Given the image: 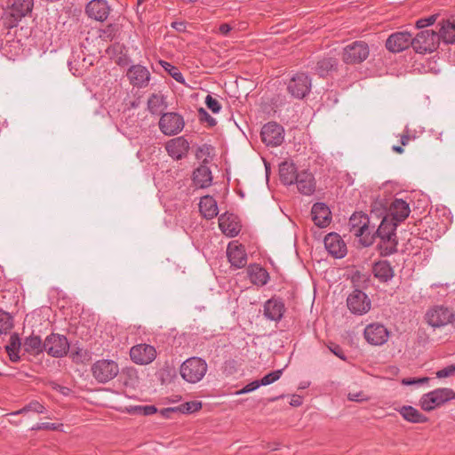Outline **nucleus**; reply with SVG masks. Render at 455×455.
I'll return each instance as SVG.
<instances>
[{
  "instance_id": "1",
  "label": "nucleus",
  "mask_w": 455,
  "mask_h": 455,
  "mask_svg": "<svg viewBox=\"0 0 455 455\" xmlns=\"http://www.w3.org/2000/svg\"><path fill=\"white\" fill-rule=\"evenodd\" d=\"M349 230L353 232L363 247L372 245V236L370 235L371 229L377 227L375 222H371V217L363 212H355L348 221Z\"/></svg>"
},
{
  "instance_id": "2",
  "label": "nucleus",
  "mask_w": 455,
  "mask_h": 455,
  "mask_svg": "<svg viewBox=\"0 0 455 455\" xmlns=\"http://www.w3.org/2000/svg\"><path fill=\"white\" fill-rule=\"evenodd\" d=\"M33 7L34 0H13L3 12L1 17L3 26L7 29L16 28L22 18L32 12Z\"/></svg>"
},
{
  "instance_id": "3",
  "label": "nucleus",
  "mask_w": 455,
  "mask_h": 455,
  "mask_svg": "<svg viewBox=\"0 0 455 455\" xmlns=\"http://www.w3.org/2000/svg\"><path fill=\"white\" fill-rule=\"evenodd\" d=\"M455 399V391L448 387H439L424 394L420 400V408L425 411H431L446 403Z\"/></svg>"
},
{
  "instance_id": "4",
  "label": "nucleus",
  "mask_w": 455,
  "mask_h": 455,
  "mask_svg": "<svg viewBox=\"0 0 455 455\" xmlns=\"http://www.w3.org/2000/svg\"><path fill=\"white\" fill-rule=\"evenodd\" d=\"M207 369V363L204 359L194 356L181 363L180 372L184 380L194 384L204 377Z\"/></svg>"
},
{
  "instance_id": "5",
  "label": "nucleus",
  "mask_w": 455,
  "mask_h": 455,
  "mask_svg": "<svg viewBox=\"0 0 455 455\" xmlns=\"http://www.w3.org/2000/svg\"><path fill=\"white\" fill-rule=\"evenodd\" d=\"M413 50L419 54L432 53L440 45L438 34L433 29L421 30L413 37Z\"/></svg>"
},
{
  "instance_id": "6",
  "label": "nucleus",
  "mask_w": 455,
  "mask_h": 455,
  "mask_svg": "<svg viewBox=\"0 0 455 455\" xmlns=\"http://www.w3.org/2000/svg\"><path fill=\"white\" fill-rule=\"evenodd\" d=\"M91 371L99 383L105 384L117 376L119 367L114 360L100 359L92 365Z\"/></svg>"
},
{
  "instance_id": "7",
  "label": "nucleus",
  "mask_w": 455,
  "mask_h": 455,
  "mask_svg": "<svg viewBox=\"0 0 455 455\" xmlns=\"http://www.w3.org/2000/svg\"><path fill=\"white\" fill-rule=\"evenodd\" d=\"M312 87V80L308 75L303 72L296 73L287 83V92L294 99L303 100Z\"/></svg>"
},
{
  "instance_id": "8",
  "label": "nucleus",
  "mask_w": 455,
  "mask_h": 455,
  "mask_svg": "<svg viewBox=\"0 0 455 455\" xmlns=\"http://www.w3.org/2000/svg\"><path fill=\"white\" fill-rule=\"evenodd\" d=\"M369 54L370 49L367 43L355 41L344 47L342 60L348 65L360 64L369 57Z\"/></svg>"
},
{
  "instance_id": "9",
  "label": "nucleus",
  "mask_w": 455,
  "mask_h": 455,
  "mask_svg": "<svg viewBox=\"0 0 455 455\" xmlns=\"http://www.w3.org/2000/svg\"><path fill=\"white\" fill-rule=\"evenodd\" d=\"M46 352L50 356L61 358L68 355L70 344L65 335L52 332L44 339Z\"/></svg>"
},
{
  "instance_id": "10",
  "label": "nucleus",
  "mask_w": 455,
  "mask_h": 455,
  "mask_svg": "<svg viewBox=\"0 0 455 455\" xmlns=\"http://www.w3.org/2000/svg\"><path fill=\"white\" fill-rule=\"evenodd\" d=\"M158 125L164 135L173 136L183 130L185 121L183 116L177 112H166L161 115Z\"/></svg>"
},
{
  "instance_id": "11",
  "label": "nucleus",
  "mask_w": 455,
  "mask_h": 455,
  "mask_svg": "<svg viewBox=\"0 0 455 455\" xmlns=\"http://www.w3.org/2000/svg\"><path fill=\"white\" fill-rule=\"evenodd\" d=\"M347 305L352 314L362 315L371 309V301L365 292L355 289L348 295Z\"/></svg>"
},
{
  "instance_id": "12",
  "label": "nucleus",
  "mask_w": 455,
  "mask_h": 455,
  "mask_svg": "<svg viewBox=\"0 0 455 455\" xmlns=\"http://www.w3.org/2000/svg\"><path fill=\"white\" fill-rule=\"evenodd\" d=\"M284 129L276 122H269L263 125L260 137L262 141L270 147L280 146L284 139Z\"/></svg>"
},
{
  "instance_id": "13",
  "label": "nucleus",
  "mask_w": 455,
  "mask_h": 455,
  "mask_svg": "<svg viewBox=\"0 0 455 455\" xmlns=\"http://www.w3.org/2000/svg\"><path fill=\"white\" fill-rule=\"evenodd\" d=\"M414 40L411 33L407 31L395 32L391 34L386 41V48L390 52H402L409 47L413 48Z\"/></svg>"
},
{
  "instance_id": "14",
  "label": "nucleus",
  "mask_w": 455,
  "mask_h": 455,
  "mask_svg": "<svg viewBox=\"0 0 455 455\" xmlns=\"http://www.w3.org/2000/svg\"><path fill=\"white\" fill-rule=\"evenodd\" d=\"M130 356L133 363L144 365L152 363L156 359V351L151 345L139 344L131 348Z\"/></svg>"
},
{
  "instance_id": "15",
  "label": "nucleus",
  "mask_w": 455,
  "mask_h": 455,
  "mask_svg": "<svg viewBox=\"0 0 455 455\" xmlns=\"http://www.w3.org/2000/svg\"><path fill=\"white\" fill-rule=\"evenodd\" d=\"M452 311L443 306H435L426 314L427 323L434 328H439L449 323Z\"/></svg>"
},
{
  "instance_id": "16",
  "label": "nucleus",
  "mask_w": 455,
  "mask_h": 455,
  "mask_svg": "<svg viewBox=\"0 0 455 455\" xmlns=\"http://www.w3.org/2000/svg\"><path fill=\"white\" fill-rule=\"evenodd\" d=\"M363 335L371 345L381 346L387 341L389 331L383 324L371 323L364 329Z\"/></svg>"
},
{
  "instance_id": "17",
  "label": "nucleus",
  "mask_w": 455,
  "mask_h": 455,
  "mask_svg": "<svg viewBox=\"0 0 455 455\" xmlns=\"http://www.w3.org/2000/svg\"><path fill=\"white\" fill-rule=\"evenodd\" d=\"M323 243L327 251L335 259H342L347 255V245L338 233L326 235Z\"/></svg>"
},
{
  "instance_id": "18",
  "label": "nucleus",
  "mask_w": 455,
  "mask_h": 455,
  "mask_svg": "<svg viewBox=\"0 0 455 455\" xmlns=\"http://www.w3.org/2000/svg\"><path fill=\"white\" fill-rule=\"evenodd\" d=\"M126 76L133 87L144 88L148 86L151 75L146 67L136 64L128 68Z\"/></svg>"
},
{
  "instance_id": "19",
  "label": "nucleus",
  "mask_w": 455,
  "mask_h": 455,
  "mask_svg": "<svg viewBox=\"0 0 455 455\" xmlns=\"http://www.w3.org/2000/svg\"><path fill=\"white\" fill-rule=\"evenodd\" d=\"M110 12L107 0H91L85 6V13L97 21H105Z\"/></svg>"
},
{
  "instance_id": "20",
  "label": "nucleus",
  "mask_w": 455,
  "mask_h": 455,
  "mask_svg": "<svg viewBox=\"0 0 455 455\" xmlns=\"http://www.w3.org/2000/svg\"><path fill=\"white\" fill-rule=\"evenodd\" d=\"M165 149L171 157L180 160L187 156L189 150V142L183 136L177 137L166 143Z\"/></svg>"
},
{
  "instance_id": "21",
  "label": "nucleus",
  "mask_w": 455,
  "mask_h": 455,
  "mask_svg": "<svg viewBox=\"0 0 455 455\" xmlns=\"http://www.w3.org/2000/svg\"><path fill=\"white\" fill-rule=\"evenodd\" d=\"M311 216L315 225L321 228H326L331 221V212L324 203L317 202L314 204L311 209Z\"/></svg>"
},
{
  "instance_id": "22",
  "label": "nucleus",
  "mask_w": 455,
  "mask_h": 455,
  "mask_svg": "<svg viewBox=\"0 0 455 455\" xmlns=\"http://www.w3.org/2000/svg\"><path fill=\"white\" fill-rule=\"evenodd\" d=\"M285 312V306L281 298L272 297L264 304V315L275 322H279Z\"/></svg>"
},
{
  "instance_id": "23",
  "label": "nucleus",
  "mask_w": 455,
  "mask_h": 455,
  "mask_svg": "<svg viewBox=\"0 0 455 455\" xmlns=\"http://www.w3.org/2000/svg\"><path fill=\"white\" fill-rule=\"evenodd\" d=\"M379 242L376 245V251L382 258L388 257L397 252L398 237L396 235H388L385 236H376Z\"/></svg>"
},
{
  "instance_id": "24",
  "label": "nucleus",
  "mask_w": 455,
  "mask_h": 455,
  "mask_svg": "<svg viewBox=\"0 0 455 455\" xmlns=\"http://www.w3.org/2000/svg\"><path fill=\"white\" fill-rule=\"evenodd\" d=\"M219 227L222 233L229 237L236 236L241 230L236 217L228 212H225L219 217Z\"/></svg>"
},
{
  "instance_id": "25",
  "label": "nucleus",
  "mask_w": 455,
  "mask_h": 455,
  "mask_svg": "<svg viewBox=\"0 0 455 455\" xmlns=\"http://www.w3.org/2000/svg\"><path fill=\"white\" fill-rule=\"evenodd\" d=\"M227 256L231 266L236 268L243 267L247 263V254L243 244L229 243L227 250Z\"/></svg>"
},
{
  "instance_id": "26",
  "label": "nucleus",
  "mask_w": 455,
  "mask_h": 455,
  "mask_svg": "<svg viewBox=\"0 0 455 455\" xmlns=\"http://www.w3.org/2000/svg\"><path fill=\"white\" fill-rule=\"evenodd\" d=\"M388 211L390 218L398 224L406 220L411 212L409 204L398 198L391 203Z\"/></svg>"
},
{
  "instance_id": "27",
  "label": "nucleus",
  "mask_w": 455,
  "mask_h": 455,
  "mask_svg": "<svg viewBox=\"0 0 455 455\" xmlns=\"http://www.w3.org/2000/svg\"><path fill=\"white\" fill-rule=\"evenodd\" d=\"M207 160L204 159L203 164H200L193 172V182L196 186L205 188L212 185V175L210 168L206 165Z\"/></svg>"
},
{
  "instance_id": "28",
  "label": "nucleus",
  "mask_w": 455,
  "mask_h": 455,
  "mask_svg": "<svg viewBox=\"0 0 455 455\" xmlns=\"http://www.w3.org/2000/svg\"><path fill=\"white\" fill-rule=\"evenodd\" d=\"M299 172L292 161H283L279 164V178L281 182L285 186L295 183Z\"/></svg>"
},
{
  "instance_id": "29",
  "label": "nucleus",
  "mask_w": 455,
  "mask_h": 455,
  "mask_svg": "<svg viewBox=\"0 0 455 455\" xmlns=\"http://www.w3.org/2000/svg\"><path fill=\"white\" fill-rule=\"evenodd\" d=\"M295 183L297 184L298 190L302 195L311 196L315 191V177L307 171L300 172Z\"/></svg>"
},
{
  "instance_id": "30",
  "label": "nucleus",
  "mask_w": 455,
  "mask_h": 455,
  "mask_svg": "<svg viewBox=\"0 0 455 455\" xmlns=\"http://www.w3.org/2000/svg\"><path fill=\"white\" fill-rule=\"evenodd\" d=\"M398 223L393 220L390 217H384L377 228L371 229L370 235L372 236V243H374L376 236H385L388 235H396V228Z\"/></svg>"
},
{
  "instance_id": "31",
  "label": "nucleus",
  "mask_w": 455,
  "mask_h": 455,
  "mask_svg": "<svg viewBox=\"0 0 455 455\" xmlns=\"http://www.w3.org/2000/svg\"><path fill=\"white\" fill-rule=\"evenodd\" d=\"M374 276L381 283H387L394 275V269L388 260H379L372 265Z\"/></svg>"
},
{
  "instance_id": "32",
  "label": "nucleus",
  "mask_w": 455,
  "mask_h": 455,
  "mask_svg": "<svg viewBox=\"0 0 455 455\" xmlns=\"http://www.w3.org/2000/svg\"><path fill=\"white\" fill-rule=\"evenodd\" d=\"M440 28L437 32L440 42L445 44H455V20H443L438 23Z\"/></svg>"
},
{
  "instance_id": "33",
  "label": "nucleus",
  "mask_w": 455,
  "mask_h": 455,
  "mask_svg": "<svg viewBox=\"0 0 455 455\" xmlns=\"http://www.w3.org/2000/svg\"><path fill=\"white\" fill-rule=\"evenodd\" d=\"M339 60L333 57H324L318 60L315 67V73L320 77H326L331 72L338 71Z\"/></svg>"
},
{
  "instance_id": "34",
  "label": "nucleus",
  "mask_w": 455,
  "mask_h": 455,
  "mask_svg": "<svg viewBox=\"0 0 455 455\" xmlns=\"http://www.w3.org/2000/svg\"><path fill=\"white\" fill-rule=\"evenodd\" d=\"M247 274L251 282L258 286L265 285L269 280L268 272L259 264H251L247 267Z\"/></svg>"
},
{
  "instance_id": "35",
  "label": "nucleus",
  "mask_w": 455,
  "mask_h": 455,
  "mask_svg": "<svg viewBox=\"0 0 455 455\" xmlns=\"http://www.w3.org/2000/svg\"><path fill=\"white\" fill-rule=\"evenodd\" d=\"M199 210L205 219L212 220L218 215L216 200L211 196H203L199 203Z\"/></svg>"
},
{
  "instance_id": "36",
  "label": "nucleus",
  "mask_w": 455,
  "mask_h": 455,
  "mask_svg": "<svg viewBox=\"0 0 455 455\" xmlns=\"http://www.w3.org/2000/svg\"><path fill=\"white\" fill-rule=\"evenodd\" d=\"M401 416L411 423H426L428 418L411 405H403L397 410Z\"/></svg>"
},
{
  "instance_id": "37",
  "label": "nucleus",
  "mask_w": 455,
  "mask_h": 455,
  "mask_svg": "<svg viewBox=\"0 0 455 455\" xmlns=\"http://www.w3.org/2000/svg\"><path fill=\"white\" fill-rule=\"evenodd\" d=\"M24 350L31 355H37L44 352V341H42L40 336L31 334L24 339Z\"/></svg>"
},
{
  "instance_id": "38",
  "label": "nucleus",
  "mask_w": 455,
  "mask_h": 455,
  "mask_svg": "<svg viewBox=\"0 0 455 455\" xmlns=\"http://www.w3.org/2000/svg\"><path fill=\"white\" fill-rule=\"evenodd\" d=\"M368 217H371V222L377 224L379 220H381L384 217L390 216L386 204L382 201L376 200L371 204V210Z\"/></svg>"
},
{
  "instance_id": "39",
  "label": "nucleus",
  "mask_w": 455,
  "mask_h": 455,
  "mask_svg": "<svg viewBox=\"0 0 455 455\" xmlns=\"http://www.w3.org/2000/svg\"><path fill=\"white\" fill-rule=\"evenodd\" d=\"M163 107H167L164 95L153 93L148 100V110L152 115H160L162 114Z\"/></svg>"
},
{
  "instance_id": "40",
  "label": "nucleus",
  "mask_w": 455,
  "mask_h": 455,
  "mask_svg": "<svg viewBox=\"0 0 455 455\" xmlns=\"http://www.w3.org/2000/svg\"><path fill=\"white\" fill-rule=\"evenodd\" d=\"M120 379L123 381L124 386L135 387L139 382L138 371L132 366L124 367L120 372Z\"/></svg>"
},
{
  "instance_id": "41",
  "label": "nucleus",
  "mask_w": 455,
  "mask_h": 455,
  "mask_svg": "<svg viewBox=\"0 0 455 455\" xmlns=\"http://www.w3.org/2000/svg\"><path fill=\"white\" fill-rule=\"evenodd\" d=\"M158 379L162 385L171 383L177 376V371L173 366L165 363L157 371Z\"/></svg>"
},
{
  "instance_id": "42",
  "label": "nucleus",
  "mask_w": 455,
  "mask_h": 455,
  "mask_svg": "<svg viewBox=\"0 0 455 455\" xmlns=\"http://www.w3.org/2000/svg\"><path fill=\"white\" fill-rule=\"evenodd\" d=\"M69 357L76 364H85L91 359L89 352L80 347L72 349L69 353Z\"/></svg>"
},
{
  "instance_id": "43",
  "label": "nucleus",
  "mask_w": 455,
  "mask_h": 455,
  "mask_svg": "<svg viewBox=\"0 0 455 455\" xmlns=\"http://www.w3.org/2000/svg\"><path fill=\"white\" fill-rule=\"evenodd\" d=\"M159 64L164 68V69L178 83L184 84L185 79L182 73L180 71L179 68L165 61L160 60Z\"/></svg>"
},
{
  "instance_id": "44",
  "label": "nucleus",
  "mask_w": 455,
  "mask_h": 455,
  "mask_svg": "<svg viewBox=\"0 0 455 455\" xmlns=\"http://www.w3.org/2000/svg\"><path fill=\"white\" fill-rule=\"evenodd\" d=\"M12 328V316L9 313L0 310V335L7 334Z\"/></svg>"
},
{
  "instance_id": "45",
  "label": "nucleus",
  "mask_w": 455,
  "mask_h": 455,
  "mask_svg": "<svg viewBox=\"0 0 455 455\" xmlns=\"http://www.w3.org/2000/svg\"><path fill=\"white\" fill-rule=\"evenodd\" d=\"M127 411L133 415L148 416L157 412V408L155 405H136L127 408Z\"/></svg>"
},
{
  "instance_id": "46",
  "label": "nucleus",
  "mask_w": 455,
  "mask_h": 455,
  "mask_svg": "<svg viewBox=\"0 0 455 455\" xmlns=\"http://www.w3.org/2000/svg\"><path fill=\"white\" fill-rule=\"evenodd\" d=\"M201 409L202 402L196 400L187 402L177 406L178 412L183 414H191L193 412L200 411Z\"/></svg>"
},
{
  "instance_id": "47",
  "label": "nucleus",
  "mask_w": 455,
  "mask_h": 455,
  "mask_svg": "<svg viewBox=\"0 0 455 455\" xmlns=\"http://www.w3.org/2000/svg\"><path fill=\"white\" fill-rule=\"evenodd\" d=\"M28 411H33L36 413H44L45 407L37 401H31L29 403L25 405L22 409L14 412V414H21Z\"/></svg>"
},
{
  "instance_id": "48",
  "label": "nucleus",
  "mask_w": 455,
  "mask_h": 455,
  "mask_svg": "<svg viewBox=\"0 0 455 455\" xmlns=\"http://www.w3.org/2000/svg\"><path fill=\"white\" fill-rule=\"evenodd\" d=\"M283 369H280L266 374L262 379H259L261 386H267L278 380L283 374Z\"/></svg>"
},
{
  "instance_id": "49",
  "label": "nucleus",
  "mask_w": 455,
  "mask_h": 455,
  "mask_svg": "<svg viewBox=\"0 0 455 455\" xmlns=\"http://www.w3.org/2000/svg\"><path fill=\"white\" fill-rule=\"evenodd\" d=\"M198 119L201 123H206L209 127H213L217 124L215 118H213L204 108H199Z\"/></svg>"
},
{
  "instance_id": "50",
  "label": "nucleus",
  "mask_w": 455,
  "mask_h": 455,
  "mask_svg": "<svg viewBox=\"0 0 455 455\" xmlns=\"http://www.w3.org/2000/svg\"><path fill=\"white\" fill-rule=\"evenodd\" d=\"M437 18H438V14H433V15H430L426 18L419 19L416 21L415 27L418 29H423L425 28L434 25L435 23Z\"/></svg>"
},
{
  "instance_id": "51",
  "label": "nucleus",
  "mask_w": 455,
  "mask_h": 455,
  "mask_svg": "<svg viewBox=\"0 0 455 455\" xmlns=\"http://www.w3.org/2000/svg\"><path fill=\"white\" fill-rule=\"evenodd\" d=\"M205 105L214 114L219 113L221 109V105L219 100L210 94L205 98Z\"/></svg>"
},
{
  "instance_id": "52",
  "label": "nucleus",
  "mask_w": 455,
  "mask_h": 455,
  "mask_svg": "<svg viewBox=\"0 0 455 455\" xmlns=\"http://www.w3.org/2000/svg\"><path fill=\"white\" fill-rule=\"evenodd\" d=\"M328 348L331 353H333L337 357L341 359L342 361H347V357L346 356L343 348L335 342H329L327 345Z\"/></svg>"
},
{
  "instance_id": "53",
  "label": "nucleus",
  "mask_w": 455,
  "mask_h": 455,
  "mask_svg": "<svg viewBox=\"0 0 455 455\" xmlns=\"http://www.w3.org/2000/svg\"><path fill=\"white\" fill-rule=\"evenodd\" d=\"M21 341L18 333L14 332L11 335L9 344L5 346V350H20Z\"/></svg>"
},
{
  "instance_id": "54",
  "label": "nucleus",
  "mask_w": 455,
  "mask_h": 455,
  "mask_svg": "<svg viewBox=\"0 0 455 455\" xmlns=\"http://www.w3.org/2000/svg\"><path fill=\"white\" fill-rule=\"evenodd\" d=\"M60 427H62V424L56 425L54 423L44 422V423H37L36 425L32 427L31 429L36 430V431H38V430H58Z\"/></svg>"
},
{
  "instance_id": "55",
  "label": "nucleus",
  "mask_w": 455,
  "mask_h": 455,
  "mask_svg": "<svg viewBox=\"0 0 455 455\" xmlns=\"http://www.w3.org/2000/svg\"><path fill=\"white\" fill-rule=\"evenodd\" d=\"M455 374V364L448 365L436 372L439 379L447 378Z\"/></svg>"
},
{
  "instance_id": "56",
  "label": "nucleus",
  "mask_w": 455,
  "mask_h": 455,
  "mask_svg": "<svg viewBox=\"0 0 455 455\" xmlns=\"http://www.w3.org/2000/svg\"><path fill=\"white\" fill-rule=\"evenodd\" d=\"M212 150H213V148L211 145L204 144L202 147L197 148L196 156L199 159L203 156H209Z\"/></svg>"
},
{
  "instance_id": "57",
  "label": "nucleus",
  "mask_w": 455,
  "mask_h": 455,
  "mask_svg": "<svg viewBox=\"0 0 455 455\" xmlns=\"http://www.w3.org/2000/svg\"><path fill=\"white\" fill-rule=\"evenodd\" d=\"M260 386H261V383H260L259 379H256V380L247 384L245 387H243V389H241L238 392V394H244V393L251 392V391L259 388Z\"/></svg>"
},
{
  "instance_id": "58",
  "label": "nucleus",
  "mask_w": 455,
  "mask_h": 455,
  "mask_svg": "<svg viewBox=\"0 0 455 455\" xmlns=\"http://www.w3.org/2000/svg\"><path fill=\"white\" fill-rule=\"evenodd\" d=\"M9 355V359L13 363H18L20 360L19 355L20 350H5Z\"/></svg>"
},
{
  "instance_id": "59",
  "label": "nucleus",
  "mask_w": 455,
  "mask_h": 455,
  "mask_svg": "<svg viewBox=\"0 0 455 455\" xmlns=\"http://www.w3.org/2000/svg\"><path fill=\"white\" fill-rule=\"evenodd\" d=\"M231 26L228 23H222L219 27V32L223 36H227L231 31Z\"/></svg>"
},
{
  "instance_id": "60",
  "label": "nucleus",
  "mask_w": 455,
  "mask_h": 455,
  "mask_svg": "<svg viewBox=\"0 0 455 455\" xmlns=\"http://www.w3.org/2000/svg\"><path fill=\"white\" fill-rule=\"evenodd\" d=\"M173 412H178L177 407L164 408L161 411V414L165 418H169Z\"/></svg>"
},
{
  "instance_id": "61",
  "label": "nucleus",
  "mask_w": 455,
  "mask_h": 455,
  "mask_svg": "<svg viewBox=\"0 0 455 455\" xmlns=\"http://www.w3.org/2000/svg\"><path fill=\"white\" fill-rule=\"evenodd\" d=\"M301 403H302V398L299 395H293L290 402V404L294 407H298V406L301 405Z\"/></svg>"
},
{
  "instance_id": "62",
  "label": "nucleus",
  "mask_w": 455,
  "mask_h": 455,
  "mask_svg": "<svg viewBox=\"0 0 455 455\" xmlns=\"http://www.w3.org/2000/svg\"><path fill=\"white\" fill-rule=\"evenodd\" d=\"M54 389H56L57 391H59L60 393H61L64 395H68L71 392L70 388H68L67 387L60 386V385H56Z\"/></svg>"
},
{
  "instance_id": "63",
  "label": "nucleus",
  "mask_w": 455,
  "mask_h": 455,
  "mask_svg": "<svg viewBox=\"0 0 455 455\" xmlns=\"http://www.w3.org/2000/svg\"><path fill=\"white\" fill-rule=\"evenodd\" d=\"M172 27L173 28H175L176 30H178V31H182V30H184V29H185L186 25H185V23H183V22H176V21H175V22H172Z\"/></svg>"
},
{
  "instance_id": "64",
  "label": "nucleus",
  "mask_w": 455,
  "mask_h": 455,
  "mask_svg": "<svg viewBox=\"0 0 455 455\" xmlns=\"http://www.w3.org/2000/svg\"><path fill=\"white\" fill-rule=\"evenodd\" d=\"M402 384L405 386H411L416 384V378H405L403 379Z\"/></svg>"
}]
</instances>
